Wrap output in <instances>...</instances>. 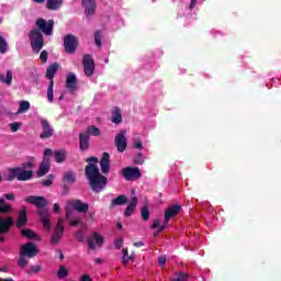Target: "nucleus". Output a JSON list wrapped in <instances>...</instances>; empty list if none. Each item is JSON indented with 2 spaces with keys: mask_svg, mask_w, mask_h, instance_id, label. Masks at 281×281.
I'll return each mask as SVG.
<instances>
[{
  "mask_svg": "<svg viewBox=\"0 0 281 281\" xmlns=\"http://www.w3.org/2000/svg\"><path fill=\"white\" fill-rule=\"evenodd\" d=\"M85 176L89 181V186L94 194H100L109 179L100 173V168L95 164H88L85 169Z\"/></svg>",
  "mask_w": 281,
  "mask_h": 281,
  "instance_id": "f257e3e1",
  "label": "nucleus"
},
{
  "mask_svg": "<svg viewBox=\"0 0 281 281\" xmlns=\"http://www.w3.org/2000/svg\"><path fill=\"white\" fill-rule=\"evenodd\" d=\"M38 254V247H36V244L30 241L21 246L20 248V258L18 259V267L20 269H25L27 265H30V261L27 260L31 258H34Z\"/></svg>",
  "mask_w": 281,
  "mask_h": 281,
  "instance_id": "f03ea898",
  "label": "nucleus"
},
{
  "mask_svg": "<svg viewBox=\"0 0 281 281\" xmlns=\"http://www.w3.org/2000/svg\"><path fill=\"white\" fill-rule=\"evenodd\" d=\"M34 178V171L33 170H25L23 168H10L9 175L7 176L8 181H14V179H18V181H30V179Z\"/></svg>",
  "mask_w": 281,
  "mask_h": 281,
  "instance_id": "7ed1b4c3",
  "label": "nucleus"
},
{
  "mask_svg": "<svg viewBox=\"0 0 281 281\" xmlns=\"http://www.w3.org/2000/svg\"><path fill=\"white\" fill-rule=\"evenodd\" d=\"M29 38L31 42L32 50L35 54H40L41 49L45 47V38H43V33L38 30H31L29 33Z\"/></svg>",
  "mask_w": 281,
  "mask_h": 281,
  "instance_id": "20e7f679",
  "label": "nucleus"
},
{
  "mask_svg": "<svg viewBox=\"0 0 281 281\" xmlns=\"http://www.w3.org/2000/svg\"><path fill=\"white\" fill-rule=\"evenodd\" d=\"M35 25L42 34H45V36H52L54 32V20H45L43 18H40L36 20Z\"/></svg>",
  "mask_w": 281,
  "mask_h": 281,
  "instance_id": "39448f33",
  "label": "nucleus"
},
{
  "mask_svg": "<svg viewBox=\"0 0 281 281\" xmlns=\"http://www.w3.org/2000/svg\"><path fill=\"white\" fill-rule=\"evenodd\" d=\"M64 47L66 54H76V49H78V37L74 34H68L64 37Z\"/></svg>",
  "mask_w": 281,
  "mask_h": 281,
  "instance_id": "423d86ee",
  "label": "nucleus"
},
{
  "mask_svg": "<svg viewBox=\"0 0 281 281\" xmlns=\"http://www.w3.org/2000/svg\"><path fill=\"white\" fill-rule=\"evenodd\" d=\"M64 224L65 220L59 218L57 221V224L50 237L52 245H58V243H60V238H63V234H65V226H63Z\"/></svg>",
  "mask_w": 281,
  "mask_h": 281,
  "instance_id": "0eeeda50",
  "label": "nucleus"
},
{
  "mask_svg": "<svg viewBox=\"0 0 281 281\" xmlns=\"http://www.w3.org/2000/svg\"><path fill=\"white\" fill-rule=\"evenodd\" d=\"M82 65L86 76H88V78H91V76H93L95 71V61L93 60V58H91V55H83Z\"/></svg>",
  "mask_w": 281,
  "mask_h": 281,
  "instance_id": "6e6552de",
  "label": "nucleus"
},
{
  "mask_svg": "<svg viewBox=\"0 0 281 281\" xmlns=\"http://www.w3.org/2000/svg\"><path fill=\"white\" fill-rule=\"evenodd\" d=\"M125 181H137L142 177V171L137 167H126L122 170Z\"/></svg>",
  "mask_w": 281,
  "mask_h": 281,
  "instance_id": "1a4fd4ad",
  "label": "nucleus"
},
{
  "mask_svg": "<svg viewBox=\"0 0 281 281\" xmlns=\"http://www.w3.org/2000/svg\"><path fill=\"white\" fill-rule=\"evenodd\" d=\"M24 201H25V203L35 205V207H37V210L47 207V200L43 195H29L24 199Z\"/></svg>",
  "mask_w": 281,
  "mask_h": 281,
  "instance_id": "9d476101",
  "label": "nucleus"
},
{
  "mask_svg": "<svg viewBox=\"0 0 281 281\" xmlns=\"http://www.w3.org/2000/svg\"><path fill=\"white\" fill-rule=\"evenodd\" d=\"M68 205L79 214H87L89 212V203L82 202L80 199L68 201Z\"/></svg>",
  "mask_w": 281,
  "mask_h": 281,
  "instance_id": "9b49d317",
  "label": "nucleus"
},
{
  "mask_svg": "<svg viewBox=\"0 0 281 281\" xmlns=\"http://www.w3.org/2000/svg\"><path fill=\"white\" fill-rule=\"evenodd\" d=\"M115 146L119 153H124L128 146V140L126 139V130H121L115 136Z\"/></svg>",
  "mask_w": 281,
  "mask_h": 281,
  "instance_id": "f8f14e48",
  "label": "nucleus"
},
{
  "mask_svg": "<svg viewBox=\"0 0 281 281\" xmlns=\"http://www.w3.org/2000/svg\"><path fill=\"white\" fill-rule=\"evenodd\" d=\"M42 133L40 134V139H49L54 137V127L49 124L47 119L41 120Z\"/></svg>",
  "mask_w": 281,
  "mask_h": 281,
  "instance_id": "ddd939ff",
  "label": "nucleus"
},
{
  "mask_svg": "<svg viewBox=\"0 0 281 281\" xmlns=\"http://www.w3.org/2000/svg\"><path fill=\"white\" fill-rule=\"evenodd\" d=\"M81 5L87 19L93 16L95 14V10H98V2H95V0H81Z\"/></svg>",
  "mask_w": 281,
  "mask_h": 281,
  "instance_id": "4468645a",
  "label": "nucleus"
},
{
  "mask_svg": "<svg viewBox=\"0 0 281 281\" xmlns=\"http://www.w3.org/2000/svg\"><path fill=\"white\" fill-rule=\"evenodd\" d=\"M100 166L102 175H109L111 170V155L109 153L104 151L102 154Z\"/></svg>",
  "mask_w": 281,
  "mask_h": 281,
  "instance_id": "2eb2a0df",
  "label": "nucleus"
},
{
  "mask_svg": "<svg viewBox=\"0 0 281 281\" xmlns=\"http://www.w3.org/2000/svg\"><path fill=\"white\" fill-rule=\"evenodd\" d=\"M66 88L74 93V91L78 90V77H76V74L70 72L66 77Z\"/></svg>",
  "mask_w": 281,
  "mask_h": 281,
  "instance_id": "dca6fc26",
  "label": "nucleus"
},
{
  "mask_svg": "<svg viewBox=\"0 0 281 281\" xmlns=\"http://www.w3.org/2000/svg\"><path fill=\"white\" fill-rule=\"evenodd\" d=\"M179 212H181V205H179V204H175V205L169 206L168 209H166V211H165V224L170 223V218H175V216H177V214H179Z\"/></svg>",
  "mask_w": 281,
  "mask_h": 281,
  "instance_id": "f3484780",
  "label": "nucleus"
},
{
  "mask_svg": "<svg viewBox=\"0 0 281 281\" xmlns=\"http://www.w3.org/2000/svg\"><path fill=\"white\" fill-rule=\"evenodd\" d=\"M14 225V218L12 217H0V234H8L10 227Z\"/></svg>",
  "mask_w": 281,
  "mask_h": 281,
  "instance_id": "a211bd4d",
  "label": "nucleus"
},
{
  "mask_svg": "<svg viewBox=\"0 0 281 281\" xmlns=\"http://www.w3.org/2000/svg\"><path fill=\"white\" fill-rule=\"evenodd\" d=\"M89 139H90V136H89V133H80L79 134V149L85 153L87 150H89Z\"/></svg>",
  "mask_w": 281,
  "mask_h": 281,
  "instance_id": "6ab92c4d",
  "label": "nucleus"
},
{
  "mask_svg": "<svg viewBox=\"0 0 281 281\" xmlns=\"http://www.w3.org/2000/svg\"><path fill=\"white\" fill-rule=\"evenodd\" d=\"M26 225H27V207L22 206L19 212L16 227H25Z\"/></svg>",
  "mask_w": 281,
  "mask_h": 281,
  "instance_id": "aec40b11",
  "label": "nucleus"
},
{
  "mask_svg": "<svg viewBox=\"0 0 281 281\" xmlns=\"http://www.w3.org/2000/svg\"><path fill=\"white\" fill-rule=\"evenodd\" d=\"M50 170L49 167V158H44L40 165V168L37 170V177H45V175H47Z\"/></svg>",
  "mask_w": 281,
  "mask_h": 281,
  "instance_id": "412c9836",
  "label": "nucleus"
},
{
  "mask_svg": "<svg viewBox=\"0 0 281 281\" xmlns=\"http://www.w3.org/2000/svg\"><path fill=\"white\" fill-rule=\"evenodd\" d=\"M137 203H138L137 196L132 198L127 207L124 211V216H126L127 218L128 216H133V212L137 210Z\"/></svg>",
  "mask_w": 281,
  "mask_h": 281,
  "instance_id": "4be33fe9",
  "label": "nucleus"
},
{
  "mask_svg": "<svg viewBox=\"0 0 281 281\" xmlns=\"http://www.w3.org/2000/svg\"><path fill=\"white\" fill-rule=\"evenodd\" d=\"M58 67H60V65L58 63H54L52 65L48 66V68L46 69V78L48 80H54V76H56V72L58 71Z\"/></svg>",
  "mask_w": 281,
  "mask_h": 281,
  "instance_id": "5701e85b",
  "label": "nucleus"
},
{
  "mask_svg": "<svg viewBox=\"0 0 281 281\" xmlns=\"http://www.w3.org/2000/svg\"><path fill=\"white\" fill-rule=\"evenodd\" d=\"M47 10H60L63 8V0H47L46 2Z\"/></svg>",
  "mask_w": 281,
  "mask_h": 281,
  "instance_id": "b1692460",
  "label": "nucleus"
},
{
  "mask_svg": "<svg viewBox=\"0 0 281 281\" xmlns=\"http://www.w3.org/2000/svg\"><path fill=\"white\" fill-rule=\"evenodd\" d=\"M126 203H128V198H126L125 194H121L111 201V207H115L116 205H126Z\"/></svg>",
  "mask_w": 281,
  "mask_h": 281,
  "instance_id": "393cba45",
  "label": "nucleus"
},
{
  "mask_svg": "<svg viewBox=\"0 0 281 281\" xmlns=\"http://www.w3.org/2000/svg\"><path fill=\"white\" fill-rule=\"evenodd\" d=\"M21 236L23 238H27L29 240H38V236L36 235V233H34V231H32L30 228L22 229Z\"/></svg>",
  "mask_w": 281,
  "mask_h": 281,
  "instance_id": "a878e982",
  "label": "nucleus"
},
{
  "mask_svg": "<svg viewBox=\"0 0 281 281\" xmlns=\"http://www.w3.org/2000/svg\"><path fill=\"white\" fill-rule=\"evenodd\" d=\"M112 122L113 124H122V109L115 108L112 111Z\"/></svg>",
  "mask_w": 281,
  "mask_h": 281,
  "instance_id": "bb28decb",
  "label": "nucleus"
},
{
  "mask_svg": "<svg viewBox=\"0 0 281 281\" xmlns=\"http://www.w3.org/2000/svg\"><path fill=\"white\" fill-rule=\"evenodd\" d=\"M64 183H76V173L74 171H67L63 177Z\"/></svg>",
  "mask_w": 281,
  "mask_h": 281,
  "instance_id": "cd10ccee",
  "label": "nucleus"
},
{
  "mask_svg": "<svg viewBox=\"0 0 281 281\" xmlns=\"http://www.w3.org/2000/svg\"><path fill=\"white\" fill-rule=\"evenodd\" d=\"M0 82L12 85V70H7V77L5 75H0Z\"/></svg>",
  "mask_w": 281,
  "mask_h": 281,
  "instance_id": "c85d7f7f",
  "label": "nucleus"
},
{
  "mask_svg": "<svg viewBox=\"0 0 281 281\" xmlns=\"http://www.w3.org/2000/svg\"><path fill=\"white\" fill-rule=\"evenodd\" d=\"M2 21L0 19V25ZM5 52H8V41H5V37L0 34V54H5Z\"/></svg>",
  "mask_w": 281,
  "mask_h": 281,
  "instance_id": "c756f323",
  "label": "nucleus"
},
{
  "mask_svg": "<svg viewBox=\"0 0 281 281\" xmlns=\"http://www.w3.org/2000/svg\"><path fill=\"white\" fill-rule=\"evenodd\" d=\"M67 155L65 154V150L60 149V150H56L55 151V161L57 164H63V161H65Z\"/></svg>",
  "mask_w": 281,
  "mask_h": 281,
  "instance_id": "7c9ffc66",
  "label": "nucleus"
},
{
  "mask_svg": "<svg viewBox=\"0 0 281 281\" xmlns=\"http://www.w3.org/2000/svg\"><path fill=\"white\" fill-rule=\"evenodd\" d=\"M85 133H88V136L91 137L93 135L94 137H100L101 132L95 125L89 126Z\"/></svg>",
  "mask_w": 281,
  "mask_h": 281,
  "instance_id": "2f4dec72",
  "label": "nucleus"
},
{
  "mask_svg": "<svg viewBox=\"0 0 281 281\" xmlns=\"http://www.w3.org/2000/svg\"><path fill=\"white\" fill-rule=\"evenodd\" d=\"M67 276H69V271L67 270V268L65 266H60L57 271V278H59V280H65V278H67Z\"/></svg>",
  "mask_w": 281,
  "mask_h": 281,
  "instance_id": "473e14b6",
  "label": "nucleus"
},
{
  "mask_svg": "<svg viewBox=\"0 0 281 281\" xmlns=\"http://www.w3.org/2000/svg\"><path fill=\"white\" fill-rule=\"evenodd\" d=\"M27 111H30V103H29V101H22L20 103V108L18 110V114L27 113Z\"/></svg>",
  "mask_w": 281,
  "mask_h": 281,
  "instance_id": "72a5a7b5",
  "label": "nucleus"
},
{
  "mask_svg": "<svg viewBox=\"0 0 281 281\" xmlns=\"http://www.w3.org/2000/svg\"><path fill=\"white\" fill-rule=\"evenodd\" d=\"M140 216L143 221H149L150 218V210H148V206H143L140 210Z\"/></svg>",
  "mask_w": 281,
  "mask_h": 281,
  "instance_id": "f704fd0d",
  "label": "nucleus"
},
{
  "mask_svg": "<svg viewBox=\"0 0 281 281\" xmlns=\"http://www.w3.org/2000/svg\"><path fill=\"white\" fill-rule=\"evenodd\" d=\"M94 43L97 47H102V31L98 30L94 33Z\"/></svg>",
  "mask_w": 281,
  "mask_h": 281,
  "instance_id": "c9c22d12",
  "label": "nucleus"
},
{
  "mask_svg": "<svg viewBox=\"0 0 281 281\" xmlns=\"http://www.w3.org/2000/svg\"><path fill=\"white\" fill-rule=\"evenodd\" d=\"M48 102H54V80L50 81L47 89Z\"/></svg>",
  "mask_w": 281,
  "mask_h": 281,
  "instance_id": "e433bc0d",
  "label": "nucleus"
},
{
  "mask_svg": "<svg viewBox=\"0 0 281 281\" xmlns=\"http://www.w3.org/2000/svg\"><path fill=\"white\" fill-rule=\"evenodd\" d=\"M92 238L99 247H102V245H104V237L99 235L98 233H93Z\"/></svg>",
  "mask_w": 281,
  "mask_h": 281,
  "instance_id": "4c0bfd02",
  "label": "nucleus"
},
{
  "mask_svg": "<svg viewBox=\"0 0 281 281\" xmlns=\"http://www.w3.org/2000/svg\"><path fill=\"white\" fill-rule=\"evenodd\" d=\"M37 214L40 216V221H44L46 218H49V213L47 212V209H38Z\"/></svg>",
  "mask_w": 281,
  "mask_h": 281,
  "instance_id": "58836bf2",
  "label": "nucleus"
},
{
  "mask_svg": "<svg viewBox=\"0 0 281 281\" xmlns=\"http://www.w3.org/2000/svg\"><path fill=\"white\" fill-rule=\"evenodd\" d=\"M130 260H133V256H128V248H123V265H128Z\"/></svg>",
  "mask_w": 281,
  "mask_h": 281,
  "instance_id": "ea45409f",
  "label": "nucleus"
},
{
  "mask_svg": "<svg viewBox=\"0 0 281 281\" xmlns=\"http://www.w3.org/2000/svg\"><path fill=\"white\" fill-rule=\"evenodd\" d=\"M12 212V204H4L0 206V214H10Z\"/></svg>",
  "mask_w": 281,
  "mask_h": 281,
  "instance_id": "a19ab883",
  "label": "nucleus"
},
{
  "mask_svg": "<svg viewBox=\"0 0 281 281\" xmlns=\"http://www.w3.org/2000/svg\"><path fill=\"white\" fill-rule=\"evenodd\" d=\"M54 179H55L54 175H48V179L44 180L42 182V186H44V188H49V186H53Z\"/></svg>",
  "mask_w": 281,
  "mask_h": 281,
  "instance_id": "79ce46f5",
  "label": "nucleus"
},
{
  "mask_svg": "<svg viewBox=\"0 0 281 281\" xmlns=\"http://www.w3.org/2000/svg\"><path fill=\"white\" fill-rule=\"evenodd\" d=\"M176 276V279H178V281H188V279L190 278V274L186 272H177Z\"/></svg>",
  "mask_w": 281,
  "mask_h": 281,
  "instance_id": "37998d69",
  "label": "nucleus"
},
{
  "mask_svg": "<svg viewBox=\"0 0 281 281\" xmlns=\"http://www.w3.org/2000/svg\"><path fill=\"white\" fill-rule=\"evenodd\" d=\"M9 126H10L12 133H16L18 131H21L22 123L14 122V123L9 124Z\"/></svg>",
  "mask_w": 281,
  "mask_h": 281,
  "instance_id": "c03bdc74",
  "label": "nucleus"
},
{
  "mask_svg": "<svg viewBox=\"0 0 281 281\" xmlns=\"http://www.w3.org/2000/svg\"><path fill=\"white\" fill-rule=\"evenodd\" d=\"M134 164L142 166L144 164V154L139 153L134 157Z\"/></svg>",
  "mask_w": 281,
  "mask_h": 281,
  "instance_id": "a18cd8bd",
  "label": "nucleus"
},
{
  "mask_svg": "<svg viewBox=\"0 0 281 281\" xmlns=\"http://www.w3.org/2000/svg\"><path fill=\"white\" fill-rule=\"evenodd\" d=\"M43 268L38 265L31 266V269L27 271L29 276H32V273H38Z\"/></svg>",
  "mask_w": 281,
  "mask_h": 281,
  "instance_id": "49530a36",
  "label": "nucleus"
},
{
  "mask_svg": "<svg viewBox=\"0 0 281 281\" xmlns=\"http://www.w3.org/2000/svg\"><path fill=\"white\" fill-rule=\"evenodd\" d=\"M75 238L76 240H78V243H85V234L82 233V231H78L75 234Z\"/></svg>",
  "mask_w": 281,
  "mask_h": 281,
  "instance_id": "de8ad7c7",
  "label": "nucleus"
},
{
  "mask_svg": "<svg viewBox=\"0 0 281 281\" xmlns=\"http://www.w3.org/2000/svg\"><path fill=\"white\" fill-rule=\"evenodd\" d=\"M47 56H48L47 50H42L41 52L40 60L42 61L43 65H45V63H47Z\"/></svg>",
  "mask_w": 281,
  "mask_h": 281,
  "instance_id": "09e8293b",
  "label": "nucleus"
},
{
  "mask_svg": "<svg viewBox=\"0 0 281 281\" xmlns=\"http://www.w3.org/2000/svg\"><path fill=\"white\" fill-rule=\"evenodd\" d=\"M168 261V258L166 256H160L158 258V265L159 267H166V262Z\"/></svg>",
  "mask_w": 281,
  "mask_h": 281,
  "instance_id": "8fccbe9b",
  "label": "nucleus"
},
{
  "mask_svg": "<svg viewBox=\"0 0 281 281\" xmlns=\"http://www.w3.org/2000/svg\"><path fill=\"white\" fill-rule=\"evenodd\" d=\"M124 245V239L123 238H119L114 241V247L116 249H122V246Z\"/></svg>",
  "mask_w": 281,
  "mask_h": 281,
  "instance_id": "3c124183",
  "label": "nucleus"
},
{
  "mask_svg": "<svg viewBox=\"0 0 281 281\" xmlns=\"http://www.w3.org/2000/svg\"><path fill=\"white\" fill-rule=\"evenodd\" d=\"M4 199H7V201H15L16 195H14V193H5L3 194Z\"/></svg>",
  "mask_w": 281,
  "mask_h": 281,
  "instance_id": "603ef678",
  "label": "nucleus"
},
{
  "mask_svg": "<svg viewBox=\"0 0 281 281\" xmlns=\"http://www.w3.org/2000/svg\"><path fill=\"white\" fill-rule=\"evenodd\" d=\"M41 222L43 223L44 227H46V229H49L52 227V223L49 222V217H47L46 220H41Z\"/></svg>",
  "mask_w": 281,
  "mask_h": 281,
  "instance_id": "864d4df0",
  "label": "nucleus"
},
{
  "mask_svg": "<svg viewBox=\"0 0 281 281\" xmlns=\"http://www.w3.org/2000/svg\"><path fill=\"white\" fill-rule=\"evenodd\" d=\"M52 155H53V153H52L50 148L45 149L43 159H49V157H52Z\"/></svg>",
  "mask_w": 281,
  "mask_h": 281,
  "instance_id": "5fc2aeb1",
  "label": "nucleus"
},
{
  "mask_svg": "<svg viewBox=\"0 0 281 281\" xmlns=\"http://www.w3.org/2000/svg\"><path fill=\"white\" fill-rule=\"evenodd\" d=\"M63 196L69 194V187L67 184H63V191H61Z\"/></svg>",
  "mask_w": 281,
  "mask_h": 281,
  "instance_id": "6e6d98bb",
  "label": "nucleus"
},
{
  "mask_svg": "<svg viewBox=\"0 0 281 281\" xmlns=\"http://www.w3.org/2000/svg\"><path fill=\"white\" fill-rule=\"evenodd\" d=\"M34 164L29 161V162H24L22 164L21 167H18V168H23V170H25V168H33Z\"/></svg>",
  "mask_w": 281,
  "mask_h": 281,
  "instance_id": "4d7b16f0",
  "label": "nucleus"
},
{
  "mask_svg": "<svg viewBox=\"0 0 281 281\" xmlns=\"http://www.w3.org/2000/svg\"><path fill=\"white\" fill-rule=\"evenodd\" d=\"M161 221L159 220H154V223L151 225V229H157V227H160Z\"/></svg>",
  "mask_w": 281,
  "mask_h": 281,
  "instance_id": "13d9d810",
  "label": "nucleus"
},
{
  "mask_svg": "<svg viewBox=\"0 0 281 281\" xmlns=\"http://www.w3.org/2000/svg\"><path fill=\"white\" fill-rule=\"evenodd\" d=\"M53 212H54L55 214H58V213L60 212V204L55 203V204L53 205Z\"/></svg>",
  "mask_w": 281,
  "mask_h": 281,
  "instance_id": "bf43d9fd",
  "label": "nucleus"
},
{
  "mask_svg": "<svg viewBox=\"0 0 281 281\" xmlns=\"http://www.w3.org/2000/svg\"><path fill=\"white\" fill-rule=\"evenodd\" d=\"M134 147L137 148L138 150H143L144 149V145L139 140L134 143Z\"/></svg>",
  "mask_w": 281,
  "mask_h": 281,
  "instance_id": "052dcab7",
  "label": "nucleus"
},
{
  "mask_svg": "<svg viewBox=\"0 0 281 281\" xmlns=\"http://www.w3.org/2000/svg\"><path fill=\"white\" fill-rule=\"evenodd\" d=\"M80 225V220L76 218L70 222V227H78Z\"/></svg>",
  "mask_w": 281,
  "mask_h": 281,
  "instance_id": "680f3d73",
  "label": "nucleus"
},
{
  "mask_svg": "<svg viewBox=\"0 0 281 281\" xmlns=\"http://www.w3.org/2000/svg\"><path fill=\"white\" fill-rule=\"evenodd\" d=\"M80 281H93V279H91V276H89V274H83V276L80 278Z\"/></svg>",
  "mask_w": 281,
  "mask_h": 281,
  "instance_id": "e2e57ef3",
  "label": "nucleus"
},
{
  "mask_svg": "<svg viewBox=\"0 0 281 281\" xmlns=\"http://www.w3.org/2000/svg\"><path fill=\"white\" fill-rule=\"evenodd\" d=\"M98 157H89V158H87V162L88 164H91V162H93V164H98Z\"/></svg>",
  "mask_w": 281,
  "mask_h": 281,
  "instance_id": "0e129e2a",
  "label": "nucleus"
},
{
  "mask_svg": "<svg viewBox=\"0 0 281 281\" xmlns=\"http://www.w3.org/2000/svg\"><path fill=\"white\" fill-rule=\"evenodd\" d=\"M88 247L89 249H95V243H93V240H88Z\"/></svg>",
  "mask_w": 281,
  "mask_h": 281,
  "instance_id": "69168bd1",
  "label": "nucleus"
},
{
  "mask_svg": "<svg viewBox=\"0 0 281 281\" xmlns=\"http://www.w3.org/2000/svg\"><path fill=\"white\" fill-rule=\"evenodd\" d=\"M166 227H168V223H166V221H165L164 224L158 227V232H164V229H166Z\"/></svg>",
  "mask_w": 281,
  "mask_h": 281,
  "instance_id": "338daca9",
  "label": "nucleus"
},
{
  "mask_svg": "<svg viewBox=\"0 0 281 281\" xmlns=\"http://www.w3.org/2000/svg\"><path fill=\"white\" fill-rule=\"evenodd\" d=\"M134 247H144V243L143 241H135L133 244Z\"/></svg>",
  "mask_w": 281,
  "mask_h": 281,
  "instance_id": "774afa93",
  "label": "nucleus"
}]
</instances>
